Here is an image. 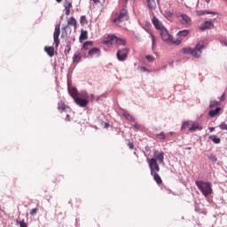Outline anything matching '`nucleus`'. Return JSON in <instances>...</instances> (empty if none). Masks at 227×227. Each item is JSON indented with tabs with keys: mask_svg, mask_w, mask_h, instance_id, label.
<instances>
[{
	"mask_svg": "<svg viewBox=\"0 0 227 227\" xmlns=\"http://www.w3.org/2000/svg\"><path fill=\"white\" fill-rule=\"evenodd\" d=\"M146 2H148V0H146Z\"/></svg>",
	"mask_w": 227,
	"mask_h": 227,
	"instance_id": "4d7b16f0",
	"label": "nucleus"
},
{
	"mask_svg": "<svg viewBox=\"0 0 227 227\" xmlns=\"http://www.w3.org/2000/svg\"><path fill=\"white\" fill-rule=\"evenodd\" d=\"M181 24L184 26H191V17L187 16V14H181Z\"/></svg>",
	"mask_w": 227,
	"mask_h": 227,
	"instance_id": "dca6fc26",
	"label": "nucleus"
},
{
	"mask_svg": "<svg viewBox=\"0 0 227 227\" xmlns=\"http://www.w3.org/2000/svg\"><path fill=\"white\" fill-rule=\"evenodd\" d=\"M122 115L124 118H126V120H128V121H136V119L132 117V115H130V114H129L127 111L123 112Z\"/></svg>",
	"mask_w": 227,
	"mask_h": 227,
	"instance_id": "bb28decb",
	"label": "nucleus"
},
{
	"mask_svg": "<svg viewBox=\"0 0 227 227\" xmlns=\"http://www.w3.org/2000/svg\"><path fill=\"white\" fill-rule=\"evenodd\" d=\"M133 129L134 130H141V129H143V126L137 122H136L134 125H133Z\"/></svg>",
	"mask_w": 227,
	"mask_h": 227,
	"instance_id": "4c0bfd02",
	"label": "nucleus"
},
{
	"mask_svg": "<svg viewBox=\"0 0 227 227\" xmlns=\"http://www.w3.org/2000/svg\"><path fill=\"white\" fill-rule=\"evenodd\" d=\"M170 43H175V45H180V43H182V40L173 41V40L170 39Z\"/></svg>",
	"mask_w": 227,
	"mask_h": 227,
	"instance_id": "a19ab883",
	"label": "nucleus"
},
{
	"mask_svg": "<svg viewBox=\"0 0 227 227\" xmlns=\"http://www.w3.org/2000/svg\"><path fill=\"white\" fill-rule=\"evenodd\" d=\"M88 56L90 58H98L100 56V49L98 48H92L89 51Z\"/></svg>",
	"mask_w": 227,
	"mask_h": 227,
	"instance_id": "4468645a",
	"label": "nucleus"
},
{
	"mask_svg": "<svg viewBox=\"0 0 227 227\" xmlns=\"http://www.w3.org/2000/svg\"><path fill=\"white\" fill-rule=\"evenodd\" d=\"M217 106H221V103H219V101H210L209 103L210 109H213V107H217Z\"/></svg>",
	"mask_w": 227,
	"mask_h": 227,
	"instance_id": "473e14b6",
	"label": "nucleus"
},
{
	"mask_svg": "<svg viewBox=\"0 0 227 227\" xmlns=\"http://www.w3.org/2000/svg\"><path fill=\"white\" fill-rule=\"evenodd\" d=\"M219 128L222 130H227V124L226 123H222V124H220Z\"/></svg>",
	"mask_w": 227,
	"mask_h": 227,
	"instance_id": "79ce46f5",
	"label": "nucleus"
},
{
	"mask_svg": "<svg viewBox=\"0 0 227 227\" xmlns=\"http://www.w3.org/2000/svg\"><path fill=\"white\" fill-rule=\"evenodd\" d=\"M105 45H113L114 43V35H108L104 41Z\"/></svg>",
	"mask_w": 227,
	"mask_h": 227,
	"instance_id": "aec40b11",
	"label": "nucleus"
},
{
	"mask_svg": "<svg viewBox=\"0 0 227 227\" xmlns=\"http://www.w3.org/2000/svg\"><path fill=\"white\" fill-rule=\"evenodd\" d=\"M57 3H61L63 0H56Z\"/></svg>",
	"mask_w": 227,
	"mask_h": 227,
	"instance_id": "603ef678",
	"label": "nucleus"
},
{
	"mask_svg": "<svg viewBox=\"0 0 227 227\" xmlns=\"http://www.w3.org/2000/svg\"><path fill=\"white\" fill-rule=\"evenodd\" d=\"M68 93L72 97V98H76L79 97V91L74 87H69L68 88Z\"/></svg>",
	"mask_w": 227,
	"mask_h": 227,
	"instance_id": "f3484780",
	"label": "nucleus"
},
{
	"mask_svg": "<svg viewBox=\"0 0 227 227\" xmlns=\"http://www.w3.org/2000/svg\"><path fill=\"white\" fill-rule=\"evenodd\" d=\"M157 139H160L161 141H164V139H167L168 137L166 136V133L160 132V134L156 135Z\"/></svg>",
	"mask_w": 227,
	"mask_h": 227,
	"instance_id": "7c9ffc66",
	"label": "nucleus"
},
{
	"mask_svg": "<svg viewBox=\"0 0 227 227\" xmlns=\"http://www.w3.org/2000/svg\"><path fill=\"white\" fill-rule=\"evenodd\" d=\"M151 175L153 177V180L156 182V184H158V185H160V184H162V178L159 175V172H154Z\"/></svg>",
	"mask_w": 227,
	"mask_h": 227,
	"instance_id": "412c9836",
	"label": "nucleus"
},
{
	"mask_svg": "<svg viewBox=\"0 0 227 227\" xmlns=\"http://www.w3.org/2000/svg\"><path fill=\"white\" fill-rule=\"evenodd\" d=\"M68 26H73V27L74 29H77V20H75V18L74 17H70L68 20H67V26L62 27V29L64 31H67V27H68Z\"/></svg>",
	"mask_w": 227,
	"mask_h": 227,
	"instance_id": "9b49d317",
	"label": "nucleus"
},
{
	"mask_svg": "<svg viewBox=\"0 0 227 227\" xmlns=\"http://www.w3.org/2000/svg\"><path fill=\"white\" fill-rule=\"evenodd\" d=\"M114 43H116V45H125V43H127V41H125V39H121V38H118L117 36H114Z\"/></svg>",
	"mask_w": 227,
	"mask_h": 227,
	"instance_id": "5701e85b",
	"label": "nucleus"
},
{
	"mask_svg": "<svg viewBox=\"0 0 227 227\" xmlns=\"http://www.w3.org/2000/svg\"><path fill=\"white\" fill-rule=\"evenodd\" d=\"M72 1L65 0L64 1V8L66 11V15H70V9L72 8Z\"/></svg>",
	"mask_w": 227,
	"mask_h": 227,
	"instance_id": "a211bd4d",
	"label": "nucleus"
},
{
	"mask_svg": "<svg viewBox=\"0 0 227 227\" xmlns=\"http://www.w3.org/2000/svg\"><path fill=\"white\" fill-rule=\"evenodd\" d=\"M153 157L160 164H164V152L154 151Z\"/></svg>",
	"mask_w": 227,
	"mask_h": 227,
	"instance_id": "9d476101",
	"label": "nucleus"
},
{
	"mask_svg": "<svg viewBox=\"0 0 227 227\" xmlns=\"http://www.w3.org/2000/svg\"><path fill=\"white\" fill-rule=\"evenodd\" d=\"M147 4L150 10H155V6H157V4H155V0H148Z\"/></svg>",
	"mask_w": 227,
	"mask_h": 227,
	"instance_id": "cd10ccee",
	"label": "nucleus"
},
{
	"mask_svg": "<svg viewBox=\"0 0 227 227\" xmlns=\"http://www.w3.org/2000/svg\"><path fill=\"white\" fill-rule=\"evenodd\" d=\"M198 15H217V12H207V11H200Z\"/></svg>",
	"mask_w": 227,
	"mask_h": 227,
	"instance_id": "c85d7f7f",
	"label": "nucleus"
},
{
	"mask_svg": "<svg viewBox=\"0 0 227 227\" xmlns=\"http://www.w3.org/2000/svg\"><path fill=\"white\" fill-rule=\"evenodd\" d=\"M218 113H221V107H216L215 110L209 111L208 114L211 118H215V116H217Z\"/></svg>",
	"mask_w": 227,
	"mask_h": 227,
	"instance_id": "b1692460",
	"label": "nucleus"
},
{
	"mask_svg": "<svg viewBox=\"0 0 227 227\" xmlns=\"http://www.w3.org/2000/svg\"><path fill=\"white\" fill-rule=\"evenodd\" d=\"M66 121H70V115L67 114V116H66Z\"/></svg>",
	"mask_w": 227,
	"mask_h": 227,
	"instance_id": "8fccbe9b",
	"label": "nucleus"
},
{
	"mask_svg": "<svg viewBox=\"0 0 227 227\" xmlns=\"http://www.w3.org/2000/svg\"><path fill=\"white\" fill-rule=\"evenodd\" d=\"M190 127H191V122L184 121L182 124L181 130H185V129H190Z\"/></svg>",
	"mask_w": 227,
	"mask_h": 227,
	"instance_id": "f704fd0d",
	"label": "nucleus"
},
{
	"mask_svg": "<svg viewBox=\"0 0 227 227\" xmlns=\"http://www.w3.org/2000/svg\"><path fill=\"white\" fill-rule=\"evenodd\" d=\"M208 139H210V141H213L215 145H219V143H221V138L217 137V136L215 135L209 136Z\"/></svg>",
	"mask_w": 227,
	"mask_h": 227,
	"instance_id": "a878e982",
	"label": "nucleus"
},
{
	"mask_svg": "<svg viewBox=\"0 0 227 227\" xmlns=\"http://www.w3.org/2000/svg\"><path fill=\"white\" fill-rule=\"evenodd\" d=\"M125 20H129V13L127 10L122 9L118 17L114 20V22L115 24H121V22H125Z\"/></svg>",
	"mask_w": 227,
	"mask_h": 227,
	"instance_id": "20e7f679",
	"label": "nucleus"
},
{
	"mask_svg": "<svg viewBox=\"0 0 227 227\" xmlns=\"http://www.w3.org/2000/svg\"><path fill=\"white\" fill-rule=\"evenodd\" d=\"M140 70L142 72H148V69L146 67H140Z\"/></svg>",
	"mask_w": 227,
	"mask_h": 227,
	"instance_id": "09e8293b",
	"label": "nucleus"
},
{
	"mask_svg": "<svg viewBox=\"0 0 227 227\" xmlns=\"http://www.w3.org/2000/svg\"><path fill=\"white\" fill-rule=\"evenodd\" d=\"M145 59H147V61H149L150 63H153V61L155 60V58H153L151 55H147V56H145Z\"/></svg>",
	"mask_w": 227,
	"mask_h": 227,
	"instance_id": "58836bf2",
	"label": "nucleus"
},
{
	"mask_svg": "<svg viewBox=\"0 0 227 227\" xmlns=\"http://www.w3.org/2000/svg\"><path fill=\"white\" fill-rule=\"evenodd\" d=\"M82 58V56H81V54L74 55L73 61L74 63H79V61H81Z\"/></svg>",
	"mask_w": 227,
	"mask_h": 227,
	"instance_id": "72a5a7b5",
	"label": "nucleus"
},
{
	"mask_svg": "<svg viewBox=\"0 0 227 227\" xmlns=\"http://www.w3.org/2000/svg\"><path fill=\"white\" fill-rule=\"evenodd\" d=\"M160 36L163 42H166V43H171V35H169V32H168V29H166V27L161 28Z\"/></svg>",
	"mask_w": 227,
	"mask_h": 227,
	"instance_id": "423d86ee",
	"label": "nucleus"
},
{
	"mask_svg": "<svg viewBox=\"0 0 227 227\" xmlns=\"http://www.w3.org/2000/svg\"><path fill=\"white\" fill-rule=\"evenodd\" d=\"M214 23L212 21H206L200 27V31H207V29H212Z\"/></svg>",
	"mask_w": 227,
	"mask_h": 227,
	"instance_id": "2eb2a0df",
	"label": "nucleus"
},
{
	"mask_svg": "<svg viewBox=\"0 0 227 227\" xmlns=\"http://www.w3.org/2000/svg\"><path fill=\"white\" fill-rule=\"evenodd\" d=\"M190 34H191V30L184 29V30L179 31L176 34V36H178V38H185V37L189 36Z\"/></svg>",
	"mask_w": 227,
	"mask_h": 227,
	"instance_id": "6ab92c4d",
	"label": "nucleus"
},
{
	"mask_svg": "<svg viewBox=\"0 0 227 227\" xmlns=\"http://www.w3.org/2000/svg\"><path fill=\"white\" fill-rule=\"evenodd\" d=\"M57 109L59 111V113H68L70 111V106H67L65 104V101H59Z\"/></svg>",
	"mask_w": 227,
	"mask_h": 227,
	"instance_id": "6e6552de",
	"label": "nucleus"
},
{
	"mask_svg": "<svg viewBox=\"0 0 227 227\" xmlns=\"http://www.w3.org/2000/svg\"><path fill=\"white\" fill-rule=\"evenodd\" d=\"M93 2L97 4V3H98V0H93Z\"/></svg>",
	"mask_w": 227,
	"mask_h": 227,
	"instance_id": "864d4df0",
	"label": "nucleus"
},
{
	"mask_svg": "<svg viewBox=\"0 0 227 227\" xmlns=\"http://www.w3.org/2000/svg\"><path fill=\"white\" fill-rule=\"evenodd\" d=\"M128 54H129V49L124 48L122 50H119L117 51V59H119V61H125L127 59Z\"/></svg>",
	"mask_w": 227,
	"mask_h": 227,
	"instance_id": "0eeeda50",
	"label": "nucleus"
},
{
	"mask_svg": "<svg viewBox=\"0 0 227 227\" xmlns=\"http://www.w3.org/2000/svg\"><path fill=\"white\" fill-rule=\"evenodd\" d=\"M44 51L50 56V58H53L54 56V47L53 46H45Z\"/></svg>",
	"mask_w": 227,
	"mask_h": 227,
	"instance_id": "4be33fe9",
	"label": "nucleus"
},
{
	"mask_svg": "<svg viewBox=\"0 0 227 227\" xmlns=\"http://www.w3.org/2000/svg\"><path fill=\"white\" fill-rule=\"evenodd\" d=\"M151 38H152V45H153V49H155V47H157V40L155 39V35H153V34H151Z\"/></svg>",
	"mask_w": 227,
	"mask_h": 227,
	"instance_id": "e433bc0d",
	"label": "nucleus"
},
{
	"mask_svg": "<svg viewBox=\"0 0 227 227\" xmlns=\"http://www.w3.org/2000/svg\"><path fill=\"white\" fill-rule=\"evenodd\" d=\"M125 1H129V0H125Z\"/></svg>",
	"mask_w": 227,
	"mask_h": 227,
	"instance_id": "6e6d98bb",
	"label": "nucleus"
},
{
	"mask_svg": "<svg viewBox=\"0 0 227 227\" xmlns=\"http://www.w3.org/2000/svg\"><path fill=\"white\" fill-rule=\"evenodd\" d=\"M90 47H93V42L91 41H87L83 43L82 45V48L85 50V51H88V49H90Z\"/></svg>",
	"mask_w": 227,
	"mask_h": 227,
	"instance_id": "c756f323",
	"label": "nucleus"
},
{
	"mask_svg": "<svg viewBox=\"0 0 227 227\" xmlns=\"http://www.w3.org/2000/svg\"><path fill=\"white\" fill-rule=\"evenodd\" d=\"M36 212H38V208L35 207L30 210V215H36Z\"/></svg>",
	"mask_w": 227,
	"mask_h": 227,
	"instance_id": "ea45409f",
	"label": "nucleus"
},
{
	"mask_svg": "<svg viewBox=\"0 0 227 227\" xmlns=\"http://www.w3.org/2000/svg\"><path fill=\"white\" fill-rule=\"evenodd\" d=\"M80 24L82 26H86L88 24V20L86 19V16H81Z\"/></svg>",
	"mask_w": 227,
	"mask_h": 227,
	"instance_id": "2f4dec72",
	"label": "nucleus"
},
{
	"mask_svg": "<svg viewBox=\"0 0 227 227\" xmlns=\"http://www.w3.org/2000/svg\"><path fill=\"white\" fill-rule=\"evenodd\" d=\"M67 50H65V54H70V51H72V47H70V45H67Z\"/></svg>",
	"mask_w": 227,
	"mask_h": 227,
	"instance_id": "a18cd8bd",
	"label": "nucleus"
},
{
	"mask_svg": "<svg viewBox=\"0 0 227 227\" xmlns=\"http://www.w3.org/2000/svg\"><path fill=\"white\" fill-rule=\"evenodd\" d=\"M224 100H226V94H223L220 98V102H224Z\"/></svg>",
	"mask_w": 227,
	"mask_h": 227,
	"instance_id": "49530a36",
	"label": "nucleus"
},
{
	"mask_svg": "<svg viewBox=\"0 0 227 227\" xmlns=\"http://www.w3.org/2000/svg\"><path fill=\"white\" fill-rule=\"evenodd\" d=\"M20 227H27V223L24 220H21L20 222Z\"/></svg>",
	"mask_w": 227,
	"mask_h": 227,
	"instance_id": "c03bdc74",
	"label": "nucleus"
},
{
	"mask_svg": "<svg viewBox=\"0 0 227 227\" xmlns=\"http://www.w3.org/2000/svg\"><path fill=\"white\" fill-rule=\"evenodd\" d=\"M75 104L79 106V107H86L88 104H90V100L84 99L83 98L78 97L74 99Z\"/></svg>",
	"mask_w": 227,
	"mask_h": 227,
	"instance_id": "1a4fd4ad",
	"label": "nucleus"
},
{
	"mask_svg": "<svg viewBox=\"0 0 227 227\" xmlns=\"http://www.w3.org/2000/svg\"><path fill=\"white\" fill-rule=\"evenodd\" d=\"M207 3H209L210 2V0H206Z\"/></svg>",
	"mask_w": 227,
	"mask_h": 227,
	"instance_id": "5fc2aeb1",
	"label": "nucleus"
},
{
	"mask_svg": "<svg viewBox=\"0 0 227 227\" xmlns=\"http://www.w3.org/2000/svg\"><path fill=\"white\" fill-rule=\"evenodd\" d=\"M195 184L197 185L199 191L205 196V198H208L214 190L212 189V183L205 182V181H196Z\"/></svg>",
	"mask_w": 227,
	"mask_h": 227,
	"instance_id": "f03ea898",
	"label": "nucleus"
},
{
	"mask_svg": "<svg viewBox=\"0 0 227 227\" xmlns=\"http://www.w3.org/2000/svg\"><path fill=\"white\" fill-rule=\"evenodd\" d=\"M215 130V128H214V127H210V128H209V131H210V132H214Z\"/></svg>",
	"mask_w": 227,
	"mask_h": 227,
	"instance_id": "3c124183",
	"label": "nucleus"
},
{
	"mask_svg": "<svg viewBox=\"0 0 227 227\" xmlns=\"http://www.w3.org/2000/svg\"><path fill=\"white\" fill-rule=\"evenodd\" d=\"M78 97H80L81 98H84L85 100H88V98H90V95H88L87 92L78 93Z\"/></svg>",
	"mask_w": 227,
	"mask_h": 227,
	"instance_id": "c9c22d12",
	"label": "nucleus"
},
{
	"mask_svg": "<svg viewBox=\"0 0 227 227\" xmlns=\"http://www.w3.org/2000/svg\"><path fill=\"white\" fill-rule=\"evenodd\" d=\"M191 127L189 128L190 132H194V130H203V127L200 125V123L196 121L190 122Z\"/></svg>",
	"mask_w": 227,
	"mask_h": 227,
	"instance_id": "ddd939ff",
	"label": "nucleus"
},
{
	"mask_svg": "<svg viewBox=\"0 0 227 227\" xmlns=\"http://www.w3.org/2000/svg\"><path fill=\"white\" fill-rule=\"evenodd\" d=\"M205 49V42L200 41L195 45V48L191 47H184L182 49L183 54H191L193 58H200L201 54L203 53V50Z\"/></svg>",
	"mask_w": 227,
	"mask_h": 227,
	"instance_id": "f257e3e1",
	"label": "nucleus"
},
{
	"mask_svg": "<svg viewBox=\"0 0 227 227\" xmlns=\"http://www.w3.org/2000/svg\"><path fill=\"white\" fill-rule=\"evenodd\" d=\"M147 162L149 164L151 174L159 173V171H160V167L159 166L157 160H155L154 158H151L147 160Z\"/></svg>",
	"mask_w": 227,
	"mask_h": 227,
	"instance_id": "7ed1b4c3",
	"label": "nucleus"
},
{
	"mask_svg": "<svg viewBox=\"0 0 227 227\" xmlns=\"http://www.w3.org/2000/svg\"><path fill=\"white\" fill-rule=\"evenodd\" d=\"M79 40L80 42H84V40H88V31L82 30Z\"/></svg>",
	"mask_w": 227,
	"mask_h": 227,
	"instance_id": "393cba45",
	"label": "nucleus"
},
{
	"mask_svg": "<svg viewBox=\"0 0 227 227\" xmlns=\"http://www.w3.org/2000/svg\"><path fill=\"white\" fill-rule=\"evenodd\" d=\"M59 35H61V25L58 24L55 26V30L53 33V40L55 43V47H59Z\"/></svg>",
	"mask_w": 227,
	"mask_h": 227,
	"instance_id": "39448f33",
	"label": "nucleus"
},
{
	"mask_svg": "<svg viewBox=\"0 0 227 227\" xmlns=\"http://www.w3.org/2000/svg\"><path fill=\"white\" fill-rule=\"evenodd\" d=\"M128 146H129V150H134V143L129 142V143L128 144Z\"/></svg>",
	"mask_w": 227,
	"mask_h": 227,
	"instance_id": "de8ad7c7",
	"label": "nucleus"
},
{
	"mask_svg": "<svg viewBox=\"0 0 227 227\" xmlns=\"http://www.w3.org/2000/svg\"><path fill=\"white\" fill-rule=\"evenodd\" d=\"M152 22H153L154 27L156 29H158L159 31H160L164 28V25H162V23H160V21L159 20V19H157V17L153 16L152 19Z\"/></svg>",
	"mask_w": 227,
	"mask_h": 227,
	"instance_id": "f8f14e48",
	"label": "nucleus"
},
{
	"mask_svg": "<svg viewBox=\"0 0 227 227\" xmlns=\"http://www.w3.org/2000/svg\"><path fill=\"white\" fill-rule=\"evenodd\" d=\"M208 159H210V160H212V162L217 161V158H215V156H214L213 154L209 155Z\"/></svg>",
	"mask_w": 227,
	"mask_h": 227,
	"instance_id": "37998d69",
	"label": "nucleus"
}]
</instances>
